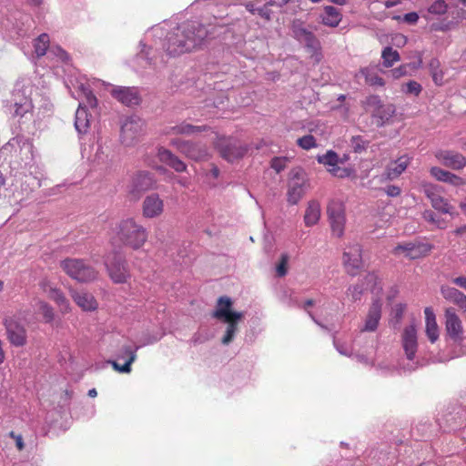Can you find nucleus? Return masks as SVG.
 <instances>
[{"mask_svg":"<svg viewBox=\"0 0 466 466\" xmlns=\"http://www.w3.org/2000/svg\"><path fill=\"white\" fill-rule=\"evenodd\" d=\"M212 29L198 21L181 25L168 20L153 25L139 43L137 60L145 66L157 68L167 63L166 56H177L200 46L208 37H213Z\"/></svg>","mask_w":466,"mask_h":466,"instance_id":"nucleus-1","label":"nucleus"},{"mask_svg":"<svg viewBox=\"0 0 466 466\" xmlns=\"http://www.w3.org/2000/svg\"><path fill=\"white\" fill-rule=\"evenodd\" d=\"M74 89L72 90L69 86L67 88L71 96L79 100L78 108L75 116V128L79 135H86L90 127V116L87 106L93 108L96 106L97 99L90 90L86 83L76 80V85L73 84Z\"/></svg>","mask_w":466,"mask_h":466,"instance_id":"nucleus-2","label":"nucleus"},{"mask_svg":"<svg viewBox=\"0 0 466 466\" xmlns=\"http://www.w3.org/2000/svg\"><path fill=\"white\" fill-rule=\"evenodd\" d=\"M233 300L228 296L218 299L212 317L226 325L224 335L221 338L223 345H229L238 331V323L244 318V313L232 309Z\"/></svg>","mask_w":466,"mask_h":466,"instance_id":"nucleus-3","label":"nucleus"},{"mask_svg":"<svg viewBox=\"0 0 466 466\" xmlns=\"http://www.w3.org/2000/svg\"><path fill=\"white\" fill-rule=\"evenodd\" d=\"M117 234L120 240L133 249L140 248L147 239L146 228L133 218L122 220L117 226Z\"/></svg>","mask_w":466,"mask_h":466,"instance_id":"nucleus-4","label":"nucleus"},{"mask_svg":"<svg viewBox=\"0 0 466 466\" xmlns=\"http://www.w3.org/2000/svg\"><path fill=\"white\" fill-rule=\"evenodd\" d=\"M290 30L292 37L302 44L314 61L319 63L322 58L320 43L313 32L308 29L300 19L292 21Z\"/></svg>","mask_w":466,"mask_h":466,"instance_id":"nucleus-5","label":"nucleus"},{"mask_svg":"<svg viewBox=\"0 0 466 466\" xmlns=\"http://www.w3.org/2000/svg\"><path fill=\"white\" fill-rule=\"evenodd\" d=\"M401 347L406 356L408 363L400 369L404 371L411 372L418 369L422 363L420 360L418 352V336L413 324L404 328L401 334Z\"/></svg>","mask_w":466,"mask_h":466,"instance_id":"nucleus-6","label":"nucleus"},{"mask_svg":"<svg viewBox=\"0 0 466 466\" xmlns=\"http://www.w3.org/2000/svg\"><path fill=\"white\" fill-rule=\"evenodd\" d=\"M60 267L66 275L78 282H90L97 277V271L83 258H65L60 262Z\"/></svg>","mask_w":466,"mask_h":466,"instance_id":"nucleus-7","label":"nucleus"},{"mask_svg":"<svg viewBox=\"0 0 466 466\" xmlns=\"http://www.w3.org/2000/svg\"><path fill=\"white\" fill-rule=\"evenodd\" d=\"M104 263L113 282L118 284L126 283L130 279L127 262L120 251L114 250L109 252L105 257Z\"/></svg>","mask_w":466,"mask_h":466,"instance_id":"nucleus-8","label":"nucleus"},{"mask_svg":"<svg viewBox=\"0 0 466 466\" xmlns=\"http://www.w3.org/2000/svg\"><path fill=\"white\" fill-rule=\"evenodd\" d=\"M144 135V122L136 116L124 120L121 126L120 141L125 147L137 145Z\"/></svg>","mask_w":466,"mask_h":466,"instance_id":"nucleus-9","label":"nucleus"},{"mask_svg":"<svg viewBox=\"0 0 466 466\" xmlns=\"http://www.w3.org/2000/svg\"><path fill=\"white\" fill-rule=\"evenodd\" d=\"M140 348V345L134 348L129 345H124L116 353V360H108L106 362L102 363L101 367L110 364L117 372L128 374L132 370L131 365L137 360V351Z\"/></svg>","mask_w":466,"mask_h":466,"instance_id":"nucleus-10","label":"nucleus"},{"mask_svg":"<svg viewBox=\"0 0 466 466\" xmlns=\"http://www.w3.org/2000/svg\"><path fill=\"white\" fill-rule=\"evenodd\" d=\"M170 144L175 147L179 153L194 161H204L208 158L207 146L203 143L174 138L170 141Z\"/></svg>","mask_w":466,"mask_h":466,"instance_id":"nucleus-11","label":"nucleus"},{"mask_svg":"<svg viewBox=\"0 0 466 466\" xmlns=\"http://www.w3.org/2000/svg\"><path fill=\"white\" fill-rule=\"evenodd\" d=\"M309 187L306 173L300 168L292 170L289 181L288 201L292 205L297 204L307 192Z\"/></svg>","mask_w":466,"mask_h":466,"instance_id":"nucleus-12","label":"nucleus"},{"mask_svg":"<svg viewBox=\"0 0 466 466\" xmlns=\"http://www.w3.org/2000/svg\"><path fill=\"white\" fill-rule=\"evenodd\" d=\"M327 213L333 235L340 238L344 234L345 208L342 202L331 200L327 208Z\"/></svg>","mask_w":466,"mask_h":466,"instance_id":"nucleus-13","label":"nucleus"},{"mask_svg":"<svg viewBox=\"0 0 466 466\" xmlns=\"http://www.w3.org/2000/svg\"><path fill=\"white\" fill-rule=\"evenodd\" d=\"M220 156L228 162H234L245 156L247 146L234 138L220 139L218 143Z\"/></svg>","mask_w":466,"mask_h":466,"instance_id":"nucleus-14","label":"nucleus"},{"mask_svg":"<svg viewBox=\"0 0 466 466\" xmlns=\"http://www.w3.org/2000/svg\"><path fill=\"white\" fill-rule=\"evenodd\" d=\"M343 265L346 272L350 276H356L363 266L361 248L354 243L346 248L343 253Z\"/></svg>","mask_w":466,"mask_h":466,"instance_id":"nucleus-15","label":"nucleus"},{"mask_svg":"<svg viewBox=\"0 0 466 466\" xmlns=\"http://www.w3.org/2000/svg\"><path fill=\"white\" fill-rule=\"evenodd\" d=\"M381 306L380 300L372 302L365 318L364 324L360 328V334L358 336L360 339H361L363 333L373 332L378 329L381 319Z\"/></svg>","mask_w":466,"mask_h":466,"instance_id":"nucleus-16","label":"nucleus"},{"mask_svg":"<svg viewBox=\"0 0 466 466\" xmlns=\"http://www.w3.org/2000/svg\"><path fill=\"white\" fill-rule=\"evenodd\" d=\"M431 249V246L427 243L409 242L400 244L394 248V254L399 255L401 252L410 259H416L426 256Z\"/></svg>","mask_w":466,"mask_h":466,"instance_id":"nucleus-17","label":"nucleus"},{"mask_svg":"<svg viewBox=\"0 0 466 466\" xmlns=\"http://www.w3.org/2000/svg\"><path fill=\"white\" fill-rule=\"evenodd\" d=\"M5 326L10 343L16 347L24 346L26 342V331L21 324L13 319H5Z\"/></svg>","mask_w":466,"mask_h":466,"instance_id":"nucleus-18","label":"nucleus"},{"mask_svg":"<svg viewBox=\"0 0 466 466\" xmlns=\"http://www.w3.org/2000/svg\"><path fill=\"white\" fill-rule=\"evenodd\" d=\"M445 325L449 337L455 342L459 341L462 334V326L460 318L452 308L447 309L445 311Z\"/></svg>","mask_w":466,"mask_h":466,"instance_id":"nucleus-19","label":"nucleus"},{"mask_svg":"<svg viewBox=\"0 0 466 466\" xmlns=\"http://www.w3.org/2000/svg\"><path fill=\"white\" fill-rule=\"evenodd\" d=\"M111 95L117 101L127 106L137 105L140 101L136 87L115 86L111 90Z\"/></svg>","mask_w":466,"mask_h":466,"instance_id":"nucleus-20","label":"nucleus"},{"mask_svg":"<svg viewBox=\"0 0 466 466\" xmlns=\"http://www.w3.org/2000/svg\"><path fill=\"white\" fill-rule=\"evenodd\" d=\"M156 181L152 173L148 171H138L135 174L131 184V193L139 194L151 189Z\"/></svg>","mask_w":466,"mask_h":466,"instance_id":"nucleus-21","label":"nucleus"},{"mask_svg":"<svg viewBox=\"0 0 466 466\" xmlns=\"http://www.w3.org/2000/svg\"><path fill=\"white\" fill-rule=\"evenodd\" d=\"M164 209L163 200L157 194L148 195L143 201V216L147 218L158 217Z\"/></svg>","mask_w":466,"mask_h":466,"instance_id":"nucleus-22","label":"nucleus"},{"mask_svg":"<svg viewBox=\"0 0 466 466\" xmlns=\"http://www.w3.org/2000/svg\"><path fill=\"white\" fill-rule=\"evenodd\" d=\"M410 157H409L407 155L400 157L398 159L390 162L387 166L385 172L382 174V177L387 180H393L398 178L405 171L408 165L410 164Z\"/></svg>","mask_w":466,"mask_h":466,"instance_id":"nucleus-23","label":"nucleus"},{"mask_svg":"<svg viewBox=\"0 0 466 466\" xmlns=\"http://www.w3.org/2000/svg\"><path fill=\"white\" fill-rule=\"evenodd\" d=\"M15 23L13 24V30L19 37L29 35L30 31L35 26L32 17L26 14L17 12L14 16Z\"/></svg>","mask_w":466,"mask_h":466,"instance_id":"nucleus-24","label":"nucleus"},{"mask_svg":"<svg viewBox=\"0 0 466 466\" xmlns=\"http://www.w3.org/2000/svg\"><path fill=\"white\" fill-rule=\"evenodd\" d=\"M157 157L162 163L170 167L177 172H184L187 170V165L167 148H158Z\"/></svg>","mask_w":466,"mask_h":466,"instance_id":"nucleus-25","label":"nucleus"},{"mask_svg":"<svg viewBox=\"0 0 466 466\" xmlns=\"http://www.w3.org/2000/svg\"><path fill=\"white\" fill-rule=\"evenodd\" d=\"M437 157L443 164L452 169H461L466 166V157L461 154L453 151H441L437 154Z\"/></svg>","mask_w":466,"mask_h":466,"instance_id":"nucleus-26","label":"nucleus"},{"mask_svg":"<svg viewBox=\"0 0 466 466\" xmlns=\"http://www.w3.org/2000/svg\"><path fill=\"white\" fill-rule=\"evenodd\" d=\"M71 297L78 307L83 310H95L97 308V302L92 294L84 290H70Z\"/></svg>","mask_w":466,"mask_h":466,"instance_id":"nucleus-27","label":"nucleus"},{"mask_svg":"<svg viewBox=\"0 0 466 466\" xmlns=\"http://www.w3.org/2000/svg\"><path fill=\"white\" fill-rule=\"evenodd\" d=\"M316 159L319 164H321L324 167H336L347 163L350 160V155L343 154L342 157H339L337 152L330 149L325 154L318 155Z\"/></svg>","mask_w":466,"mask_h":466,"instance_id":"nucleus-28","label":"nucleus"},{"mask_svg":"<svg viewBox=\"0 0 466 466\" xmlns=\"http://www.w3.org/2000/svg\"><path fill=\"white\" fill-rule=\"evenodd\" d=\"M396 107L393 104L382 105L377 110H373L371 116L375 118L377 127H383L395 115Z\"/></svg>","mask_w":466,"mask_h":466,"instance_id":"nucleus-29","label":"nucleus"},{"mask_svg":"<svg viewBox=\"0 0 466 466\" xmlns=\"http://www.w3.org/2000/svg\"><path fill=\"white\" fill-rule=\"evenodd\" d=\"M20 91H15L14 94L15 100V112L14 115L16 116L24 117L27 114H31V110L33 108V104L31 99L27 97H21Z\"/></svg>","mask_w":466,"mask_h":466,"instance_id":"nucleus-30","label":"nucleus"},{"mask_svg":"<svg viewBox=\"0 0 466 466\" xmlns=\"http://www.w3.org/2000/svg\"><path fill=\"white\" fill-rule=\"evenodd\" d=\"M341 14L331 5L324 7L323 13L320 15L321 23L329 27H336L341 21Z\"/></svg>","mask_w":466,"mask_h":466,"instance_id":"nucleus-31","label":"nucleus"},{"mask_svg":"<svg viewBox=\"0 0 466 466\" xmlns=\"http://www.w3.org/2000/svg\"><path fill=\"white\" fill-rule=\"evenodd\" d=\"M426 319V334L431 343H434L439 338V329L435 319V315L431 308L424 309Z\"/></svg>","mask_w":466,"mask_h":466,"instance_id":"nucleus-32","label":"nucleus"},{"mask_svg":"<svg viewBox=\"0 0 466 466\" xmlns=\"http://www.w3.org/2000/svg\"><path fill=\"white\" fill-rule=\"evenodd\" d=\"M320 218V205L316 200L309 202L304 215V222L307 227H312L318 223Z\"/></svg>","mask_w":466,"mask_h":466,"instance_id":"nucleus-33","label":"nucleus"},{"mask_svg":"<svg viewBox=\"0 0 466 466\" xmlns=\"http://www.w3.org/2000/svg\"><path fill=\"white\" fill-rule=\"evenodd\" d=\"M426 194L427 197L430 198L431 206L434 209L443 214L452 213V207L449 205V203L444 198L430 190H426Z\"/></svg>","mask_w":466,"mask_h":466,"instance_id":"nucleus-34","label":"nucleus"},{"mask_svg":"<svg viewBox=\"0 0 466 466\" xmlns=\"http://www.w3.org/2000/svg\"><path fill=\"white\" fill-rule=\"evenodd\" d=\"M94 161L97 164H105L108 166L116 161V155L112 152L109 147L99 145L95 154Z\"/></svg>","mask_w":466,"mask_h":466,"instance_id":"nucleus-35","label":"nucleus"},{"mask_svg":"<svg viewBox=\"0 0 466 466\" xmlns=\"http://www.w3.org/2000/svg\"><path fill=\"white\" fill-rule=\"evenodd\" d=\"M49 35L47 34H41L34 41V53L31 54L33 57L34 55L37 58L42 57L45 55H47L49 47Z\"/></svg>","mask_w":466,"mask_h":466,"instance_id":"nucleus-36","label":"nucleus"},{"mask_svg":"<svg viewBox=\"0 0 466 466\" xmlns=\"http://www.w3.org/2000/svg\"><path fill=\"white\" fill-rule=\"evenodd\" d=\"M447 423L449 424V428L451 431H456L461 429L462 425L465 423L464 433H466V410L463 409H459V410L454 414H450L446 419Z\"/></svg>","mask_w":466,"mask_h":466,"instance_id":"nucleus-37","label":"nucleus"},{"mask_svg":"<svg viewBox=\"0 0 466 466\" xmlns=\"http://www.w3.org/2000/svg\"><path fill=\"white\" fill-rule=\"evenodd\" d=\"M365 81L371 86H383L385 81L376 72V66H369L360 70Z\"/></svg>","mask_w":466,"mask_h":466,"instance_id":"nucleus-38","label":"nucleus"},{"mask_svg":"<svg viewBox=\"0 0 466 466\" xmlns=\"http://www.w3.org/2000/svg\"><path fill=\"white\" fill-rule=\"evenodd\" d=\"M17 148L20 150L27 149L28 151H31L32 144L24 136L17 135L11 138L3 147L5 150L15 149V151H16Z\"/></svg>","mask_w":466,"mask_h":466,"instance_id":"nucleus-39","label":"nucleus"},{"mask_svg":"<svg viewBox=\"0 0 466 466\" xmlns=\"http://www.w3.org/2000/svg\"><path fill=\"white\" fill-rule=\"evenodd\" d=\"M360 339L357 336V338L354 339V342L352 345H348L347 343L341 342L340 340L337 339H333V344L337 351L347 357H351L353 354V351L355 350V348L360 345Z\"/></svg>","mask_w":466,"mask_h":466,"instance_id":"nucleus-40","label":"nucleus"},{"mask_svg":"<svg viewBox=\"0 0 466 466\" xmlns=\"http://www.w3.org/2000/svg\"><path fill=\"white\" fill-rule=\"evenodd\" d=\"M382 65L385 67H390L395 62H398L400 57L397 50H394L391 46H386L381 52Z\"/></svg>","mask_w":466,"mask_h":466,"instance_id":"nucleus-41","label":"nucleus"},{"mask_svg":"<svg viewBox=\"0 0 466 466\" xmlns=\"http://www.w3.org/2000/svg\"><path fill=\"white\" fill-rule=\"evenodd\" d=\"M327 171L332 175L333 177H339V178H347L355 177L356 170L353 167L349 166L345 167H340L339 166L336 167H326Z\"/></svg>","mask_w":466,"mask_h":466,"instance_id":"nucleus-42","label":"nucleus"},{"mask_svg":"<svg viewBox=\"0 0 466 466\" xmlns=\"http://www.w3.org/2000/svg\"><path fill=\"white\" fill-rule=\"evenodd\" d=\"M48 297L56 302V304L61 308L62 310L67 311L69 309V302L67 299L65 297L63 292L56 288H50L47 290Z\"/></svg>","mask_w":466,"mask_h":466,"instance_id":"nucleus-43","label":"nucleus"},{"mask_svg":"<svg viewBox=\"0 0 466 466\" xmlns=\"http://www.w3.org/2000/svg\"><path fill=\"white\" fill-rule=\"evenodd\" d=\"M349 145L354 153L361 154L369 147L370 140L366 139L363 136H353Z\"/></svg>","mask_w":466,"mask_h":466,"instance_id":"nucleus-44","label":"nucleus"},{"mask_svg":"<svg viewBox=\"0 0 466 466\" xmlns=\"http://www.w3.org/2000/svg\"><path fill=\"white\" fill-rule=\"evenodd\" d=\"M206 128L207 127L205 126H193L191 124L182 123L180 125L172 127L170 129H171V132H173L175 134L190 135V134H193L196 132L204 131V130H206Z\"/></svg>","mask_w":466,"mask_h":466,"instance_id":"nucleus-45","label":"nucleus"},{"mask_svg":"<svg viewBox=\"0 0 466 466\" xmlns=\"http://www.w3.org/2000/svg\"><path fill=\"white\" fill-rule=\"evenodd\" d=\"M377 371L380 376L388 377L398 374L400 369L392 362L385 360L378 364Z\"/></svg>","mask_w":466,"mask_h":466,"instance_id":"nucleus-46","label":"nucleus"},{"mask_svg":"<svg viewBox=\"0 0 466 466\" xmlns=\"http://www.w3.org/2000/svg\"><path fill=\"white\" fill-rule=\"evenodd\" d=\"M441 293L446 300H449L454 304L457 303L459 299H461V295L463 294L459 289L450 286H441Z\"/></svg>","mask_w":466,"mask_h":466,"instance_id":"nucleus-47","label":"nucleus"},{"mask_svg":"<svg viewBox=\"0 0 466 466\" xmlns=\"http://www.w3.org/2000/svg\"><path fill=\"white\" fill-rule=\"evenodd\" d=\"M406 309V305L403 303L395 304L391 310V319L390 322L394 328L400 325L403 314Z\"/></svg>","mask_w":466,"mask_h":466,"instance_id":"nucleus-48","label":"nucleus"},{"mask_svg":"<svg viewBox=\"0 0 466 466\" xmlns=\"http://www.w3.org/2000/svg\"><path fill=\"white\" fill-rule=\"evenodd\" d=\"M297 145L304 150H310L318 147L316 138L309 134L299 137L297 139Z\"/></svg>","mask_w":466,"mask_h":466,"instance_id":"nucleus-49","label":"nucleus"},{"mask_svg":"<svg viewBox=\"0 0 466 466\" xmlns=\"http://www.w3.org/2000/svg\"><path fill=\"white\" fill-rule=\"evenodd\" d=\"M430 69L433 82L438 86H441L443 82V73L439 69V61L437 59L431 61Z\"/></svg>","mask_w":466,"mask_h":466,"instance_id":"nucleus-50","label":"nucleus"},{"mask_svg":"<svg viewBox=\"0 0 466 466\" xmlns=\"http://www.w3.org/2000/svg\"><path fill=\"white\" fill-rule=\"evenodd\" d=\"M38 311L43 315L46 322L50 323L54 319V311L52 307L45 301H38Z\"/></svg>","mask_w":466,"mask_h":466,"instance_id":"nucleus-51","label":"nucleus"},{"mask_svg":"<svg viewBox=\"0 0 466 466\" xmlns=\"http://www.w3.org/2000/svg\"><path fill=\"white\" fill-rule=\"evenodd\" d=\"M447 4L444 0L434 1L428 8L429 15H443L447 12Z\"/></svg>","mask_w":466,"mask_h":466,"instance_id":"nucleus-52","label":"nucleus"},{"mask_svg":"<svg viewBox=\"0 0 466 466\" xmlns=\"http://www.w3.org/2000/svg\"><path fill=\"white\" fill-rule=\"evenodd\" d=\"M382 102L380 100V97L377 95H370L366 97L364 101V106L367 110H377L382 106Z\"/></svg>","mask_w":466,"mask_h":466,"instance_id":"nucleus-53","label":"nucleus"},{"mask_svg":"<svg viewBox=\"0 0 466 466\" xmlns=\"http://www.w3.org/2000/svg\"><path fill=\"white\" fill-rule=\"evenodd\" d=\"M47 56L48 57L55 56L57 58V60L62 61V62H66L68 59L67 53L64 49H62L60 46H51L48 49Z\"/></svg>","mask_w":466,"mask_h":466,"instance_id":"nucleus-54","label":"nucleus"},{"mask_svg":"<svg viewBox=\"0 0 466 466\" xmlns=\"http://www.w3.org/2000/svg\"><path fill=\"white\" fill-rule=\"evenodd\" d=\"M289 255L287 253L281 254L280 261L278 264L276 270L279 277H284L287 274V265L289 262Z\"/></svg>","mask_w":466,"mask_h":466,"instance_id":"nucleus-55","label":"nucleus"},{"mask_svg":"<svg viewBox=\"0 0 466 466\" xmlns=\"http://www.w3.org/2000/svg\"><path fill=\"white\" fill-rule=\"evenodd\" d=\"M450 172L444 169H441L438 167H433L431 168V175L434 177L437 180L445 182L447 177H449Z\"/></svg>","mask_w":466,"mask_h":466,"instance_id":"nucleus-56","label":"nucleus"},{"mask_svg":"<svg viewBox=\"0 0 466 466\" xmlns=\"http://www.w3.org/2000/svg\"><path fill=\"white\" fill-rule=\"evenodd\" d=\"M353 359H355L357 361L363 363L368 366H373L374 362L370 356H369L366 353H360V352H354L351 356Z\"/></svg>","mask_w":466,"mask_h":466,"instance_id":"nucleus-57","label":"nucleus"},{"mask_svg":"<svg viewBox=\"0 0 466 466\" xmlns=\"http://www.w3.org/2000/svg\"><path fill=\"white\" fill-rule=\"evenodd\" d=\"M363 289L360 285L350 286L348 289V295L351 297L352 300L356 301L360 299Z\"/></svg>","mask_w":466,"mask_h":466,"instance_id":"nucleus-58","label":"nucleus"},{"mask_svg":"<svg viewBox=\"0 0 466 466\" xmlns=\"http://www.w3.org/2000/svg\"><path fill=\"white\" fill-rule=\"evenodd\" d=\"M270 167L276 170L277 173L281 172L286 167V158L285 157H274L270 162Z\"/></svg>","mask_w":466,"mask_h":466,"instance_id":"nucleus-59","label":"nucleus"},{"mask_svg":"<svg viewBox=\"0 0 466 466\" xmlns=\"http://www.w3.org/2000/svg\"><path fill=\"white\" fill-rule=\"evenodd\" d=\"M270 5H272V3L268 2L262 6L256 7L257 15L267 20H269L271 16V10L269 9Z\"/></svg>","mask_w":466,"mask_h":466,"instance_id":"nucleus-60","label":"nucleus"},{"mask_svg":"<svg viewBox=\"0 0 466 466\" xmlns=\"http://www.w3.org/2000/svg\"><path fill=\"white\" fill-rule=\"evenodd\" d=\"M407 94L419 95L421 91V86L416 81H410L406 84L404 90Z\"/></svg>","mask_w":466,"mask_h":466,"instance_id":"nucleus-61","label":"nucleus"},{"mask_svg":"<svg viewBox=\"0 0 466 466\" xmlns=\"http://www.w3.org/2000/svg\"><path fill=\"white\" fill-rule=\"evenodd\" d=\"M419 20V15L416 12H410L403 15L402 21L409 24V25H414Z\"/></svg>","mask_w":466,"mask_h":466,"instance_id":"nucleus-62","label":"nucleus"},{"mask_svg":"<svg viewBox=\"0 0 466 466\" xmlns=\"http://www.w3.org/2000/svg\"><path fill=\"white\" fill-rule=\"evenodd\" d=\"M452 22H441V23H433L431 25V29L434 31H448L451 29Z\"/></svg>","mask_w":466,"mask_h":466,"instance_id":"nucleus-63","label":"nucleus"},{"mask_svg":"<svg viewBox=\"0 0 466 466\" xmlns=\"http://www.w3.org/2000/svg\"><path fill=\"white\" fill-rule=\"evenodd\" d=\"M384 191L389 197H392V198L398 197L401 192L400 188L395 185L387 186L384 188Z\"/></svg>","mask_w":466,"mask_h":466,"instance_id":"nucleus-64","label":"nucleus"}]
</instances>
